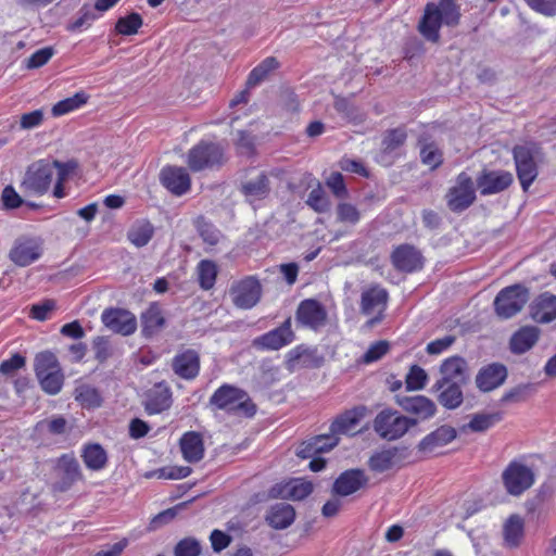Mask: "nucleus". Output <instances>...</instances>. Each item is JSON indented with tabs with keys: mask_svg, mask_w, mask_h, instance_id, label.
<instances>
[{
	"mask_svg": "<svg viewBox=\"0 0 556 556\" xmlns=\"http://www.w3.org/2000/svg\"><path fill=\"white\" fill-rule=\"evenodd\" d=\"M459 20L460 11L455 0L430 2L425 8L418 30L428 41L438 42L441 26L454 27L459 24Z\"/></svg>",
	"mask_w": 556,
	"mask_h": 556,
	"instance_id": "f257e3e1",
	"label": "nucleus"
},
{
	"mask_svg": "<svg viewBox=\"0 0 556 556\" xmlns=\"http://www.w3.org/2000/svg\"><path fill=\"white\" fill-rule=\"evenodd\" d=\"M210 405L217 410L229 415H239L248 418L256 414V405L247 391L236 386L224 383L211 395Z\"/></svg>",
	"mask_w": 556,
	"mask_h": 556,
	"instance_id": "f03ea898",
	"label": "nucleus"
},
{
	"mask_svg": "<svg viewBox=\"0 0 556 556\" xmlns=\"http://www.w3.org/2000/svg\"><path fill=\"white\" fill-rule=\"evenodd\" d=\"M530 300V290L522 283H514L500 290L493 301L495 315L503 320L518 315Z\"/></svg>",
	"mask_w": 556,
	"mask_h": 556,
	"instance_id": "7ed1b4c3",
	"label": "nucleus"
},
{
	"mask_svg": "<svg viewBox=\"0 0 556 556\" xmlns=\"http://www.w3.org/2000/svg\"><path fill=\"white\" fill-rule=\"evenodd\" d=\"M417 425V419L401 415L392 408H383L380 410L374 421V431L379 438L387 441H395L406 434V432Z\"/></svg>",
	"mask_w": 556,
	"mask_h": 556,
	"instance_id": "20e7f679",
	"label": "nucleus"
},
{
	"mask_svg": "<svg viewBox=\"0 0 556 556\" xmlns=\"http://www.w3.org/2000/svg\"><path fill=\"white\" fill-rule=\"evenodd\" d=\"M225 162L223 147L213 141L200 140L187 153L186 163L194 172L216 169Z\"/></svg>",
	"mask_w": 556,
	"mask_h": 556,
	"instance_id": "39448f33",
	"label": "nucleus"
},
{
	"mask_svg": "<svg viewBox=\"0 0 556 556\" xmlns=\"http://www.w3.org/2000/svg\"><path fill=\"white\" fill-rule=\"evenodd\" d=\"M502 483L508 495L518 497L535 483L534 469L521 459H513L502 472Z\"/></svg>",
	"mask_w": 556,
	"mask_h": 556,
	"instance_id": "423d86ee",
	"label": "nucleus"
},
{
	"mask_svg": "<svg viewBox=\"0 0 556 556\" xmlns=\"http://www.w3.org/2000/svg\"><path fill=\"white\" fill-rule=\"evenodd\" d=\"M53 178V165L39 160L27 167L20 188L26 194L41 197L49 191Z\"/></svg>",
	"mask_w": 556,
	"mask_h": 556,
	"instance_id": "0eeeda50",
	"label": "nucleus"
},
{
	"mask_svg": "<svg viewBox=\"0 0 556 556\" xmlns=\"http://www.w3.org/2000/svg\"><path fill=\"white\" fill-rule=\"evenodd\" d=\"M85 476L73 454L61 455L54 466V481L51 489L54 493H64L77 482H84Z\"/></svg>",
	"mask_w": 556,
	"mask_h": 556,
	"instance_id": "6e6552de",
	"label": "nucleus"
},
{
	"mask_svg": "<svg viewBox=\"0 0 556 556\" xmlns=\"http://www.w3.org/2000/svg\"><path fill=\"white\" fill-rule=\"evenodd\" d=\"M534 154V143L517 144L513 149L517 177L525 192L528 191L539 174Z\"/></svg>",
	"mask_w": 556,
	"mask_h": 556,
	"instance_id": "1a4fd4ad",
	"label": "nucleus"
},
{
	"mask_svg": "<svg viewBox=\"0 0 556 556\" xmlns=\"http://www.w3.org/2000/svg\"><path fill=\"white\" fill-rule=\"evenodd\" d=\"M475 182L466 173L457 175L455 185L446 193L448 208L454 213L467 210L476 201Z\"/></svg>",
	"mask_w": 556,
	"mask_h": 556,
	"instance_id": "9d476101",
	"label": "nucleus"
},
{
	"mask_svg": "<svg viewBox=\"0 0 556 556\" xmlns=\"http://www.w3.org/2000/svg\"><path fill=\"white\" fill-rule=\"evenodd\" d=\"M229 294L236 307L250 309L260 302L262 286L255 277L248 276L233 282L230 287Z\"/></svg>",
	"mask_w": 556,
	"mask_h": 556,
	"instance_id": "9b49d317",
	"label": "nucleus"
},
{
	"mask_svg": "<svg viewBox=\"0 0 556 556\" xmlns=\"http://www.w3.org/2000/svg\"><path fill=\"white\" fill-rule=\"evenodd\" d=\"M389 300L388 291L380 286H372L362 292L361 312L369 316L376 314L367 321L368 327H372L383 319V313Z\"/></svg>",
	"mask_w": 556,
	"mask_h": 556,
	"instance_id": "f8f14e48",
	"label": "nucleus"
},
{
	"mask_svg": "<svg viewBox=\"0 0 556 556\" xmlns=\"http://www.w3.org/2000/svg\"><path fill=\"white\" fill-rule=\"evenodd\" d=\"M390 261L392 266L403 274L420 271L425 266L422 252L409 243L396 245L390 254Z\"/></svg>",
	"mask_w": 556,
	"mask_h": 556,
	"instance_id": "ddd939ff",
	"label": "nucleus"
},
{
	"mask_svg": "<svg viewBox=\"0 0 556 556\" xmlns=\"http://www.w3.org/2000/svg\"><path fill=\"white\" fill-rule=\"evenodd\" d=\"M410 454L407 446H391L376 451L368 459V467L374 472L382 473L394 466H403L408 463Z\"/></svg>",
	"mask_w": 556,
	"mask_h": 556,
	"instance_id": "4468645a",
	"label": "nucleus"
},
{
	"mask_svg": "<svg viewBox=\"0 0 556 556\" xmlns=\"http://www.w3.org/2000/svg\"><path fill=\"white\" fill-rule=\"evenodd\" d=\"M295 340L291 327V318H287L279 327L271 329L253 340V345L260 351H278Z\"/></svg>",
	"mask_w": 556,
	"mask_h": 556,
	"instance_id": "2eb2a0df",
	"label": "nucleus"
},
{
	"mask_svg": "<svg viewBox=\"0 0 556 556\" xmlns=\"http://www.w3.org/2000/svg\"><path fill=\"white\" fill-rule=\"evenodd\" d=\"M295 320L301 327L317 331L327 323V311L319 301L305 299L296 308Z\"/></svg>",
	"mask_w": 556,
	"mask_h": 556,
	"instance_id": "dca6fc26",
	"label": "nucleus"
},
{
	"mask_svg": "<svg viewBox=\"0 0 556 556\" xmlns=\"http://www.w3.org/2000/svg\"><path fill=\"white\" fill-rule=\"evenodd\" d=\"M162 186L175 197H182L191 189V177L187 168L166 165L160 172Z\"/></svg>",
	"mask_w": 556,
	"mask_h": 556,
	"instance_id": "f3484780",
	"label": "nucleus"
},
{
	"mask_svg": "<svg viewBox=\"0 0 556 556\" xmlns=\"http://www.w3.org/2000/svg\"><path fill=\"white\" fill-rule=\"evenodd\" d=\"M508 377L507 367L498 362L483 365L477 372L475 383L482 393H489L503 386Z\"/></svg>",
	"mask_w": 556,
	"mask_h": 556,
	"instance_id": "a211bd4d",
	"label": "nucleus"
},
{
	"mask_svg": "<svg viewBox=\"0 0 556 556\" xmlns=\"http://www.w3.org/2000/svg\"><path fill=\"white\" fill-rule=\"evenodd\" d=\"M513 181V174L502 169H483L476 179L481 195L500 193L509 188Z\"/></svg>",
	"mask_w": 556,
	"mask_h": 556,
	"instance_id": "6ab92c4d",
	"label": "nucleus"
},
{
	"mask_svg": "<svg viewBox=\"0 0 556 556\" xmlns=\"http://www.w3.org/2000/svg\"><path fill=\"white\" fill-rule=\"evenodd\" d=\"M467 384L458 382L435 381L431 392L435 394L438 403L447 410H455L464 403V388Z\"/></svg>",
	"mask_w": 556,
	"mask_h": 556,
	"instance_id": "aec40b11",
	"label": "nucleus"
},
{
	"mask_svg": "<svg viewBox=\"0 0 556 556\" xmlns=\"http://www.w3.org/2000/svg\"><path fill=\"white\" fill-rule=\"evenodd\" d=\"M101 320L109 329L123 336L131 334L137 329L136 316L123 308H106L101 315Z\"/></svg>",
	"mask_w": 556,
	"mask_h": 556,
	"instance_id": "412c9836",
	"label": "nucleus"
},
{
	"mask_svg": "<svg viewBox=\"0 0 556 556\" xmlns=\"http://www.w3.org/2000/svg\"><path fill=\"white\" fill-rule=\"evenodd\" d=\"M368 483V477L362 469H348L339 475L334 480L331 492L339 496H349Z\"/></svg>",
	"mask_w": 556,
	"mask_h": 556,
	"instance_id": "4be33fe9",
	"label": "nucleus"
},
{
	"mask_svg": "<svg viewBox=\"0 0 556 556\" xmlns=\"http://www.w3.org/2000/svg\"><path fill=\"white\" fill-rule=\"evenodd\" d=\"M42 254L40 242L34 238L17 239L9 257L17 266L25 267L36 262Z\"/></svg>",
	"mask_w": 556,
	"mask_h": 556,
	"instance_id": "5701e85b",
	"label": "nucleus"
},
{
	"mask_svg": "<svg viewBox=\"0 0 556 556\" xmlns=\"http://www.w3.org/2000/svg\"><path fill=\"white\" fill-rule=\"evenodd\" d=\"M440 378L437 381L458 382L467 384L469 382L468 362L459 355H453L445 358L439 367Z\"/></svg>",
	"mask_w": 556,
	"mask_h": 556,
	"instance_id": "b1692460",
	"label": "nucleus"
},
{
	"mask_svg": "<svg viewBox=\"0 0 556 556\" xmlns=\"http://www.w3.org/2000/svg\"><path fill=\"white\" fill-rule=\"evenodd\" d=\"M396 403L404 412L416 416L417 422L429 419L437 413L435 403L425 395L397 396Z\"/></svg>",
	"mask_w": 556,
	"mask_h": 556,
	"instance_id": "393cba45",
	"label": "nucleus"
},
{
	"mask_svg": "<svg viewBox=\"0 0 556 556\" xmlns=\"http://www.w3.org/2000/svg\"><path fill=\"white\" fill-rule=\"evenodd\" d=\"M407 139V131L404 126L388 129L381 140L380 160L386 164H392L400 155L399 150Z\"/></svg>",
	"mask_w": 556,
	"mask_h": 556,
	"instance_id": "a878e982",
	"label": "nucleus"
},
{
	"mask_svg": "<svg viewBox=\"0 0 556 556\" xmlns=\"http://www.w3.org/2000/svg\"><path fill=\"white\" fill-rule=\"evenodd\" d=\"M174 372L185 379L192 380L200 372V356L194 350L188 349L176 354L172 361Z\"/></svg>",
	"mask_w": 556,
	"mask_h": 556,
	"instance_id": "bb28decb",
	"label": "nucleus"
},
{
	"mask_svg": "<svg viewBox=\"0 0 556 556\" xmlns=\"http://www.w3.org/2000/svg\"><path fill=\"white\" fill-rule=\"evenodd\" d=\"M456 437L457 431L454 427L443 425L424 437L418 443L417 448L420 453H433L454 441Z\"/></svg>",
	"mask_w": 556,
	"mask_h": 556,
	"instance_id": "cd10ccee",
	"label": "nucleus"
},
{
	"mask_svg": "<svg viewBox=\"0 0 556 556\" xmlns=\"http://www.w3.org/2000/svg\"><path fill=\"white\" fill-rule=\"evenodd\" d=\"M166 317L162 305L159 302H152L146 312L141 313V334L144 338L157 336L166 327Z\"/></svg>",
	"mask_w": 556,
	"mask_h": 556,
	"instance_id": "c85d7f7f",
	"label": "nucleus"
},
{
	"mask_svg": "<svg viewBox=\"0 0 556 556\" xmlns=\"http://www.w3.org/2000/svg\"><path fill=\"white\" fill-rule=\"evenodd\" d=\"M529 308L535 323L549 324L556 319V295L543 292L532 301Z\"/></svg>",
	"mask_w": 556,
	"mask_h": 556,
	"instance_id": "c756f323",
	"label": "nucleus"
},
{
	"mask_svg": "<svg viewBox=\"0 0 556 556\" xmlns=\"http://www.w3.org/2000/svg\"><path fill=\"white\" fill-rule=\"evenodd\" d=\"M172 405V391L165 382L154 384L146 393L144 408L150 415L160 414L168 409Z\"/></svg>",
	"mask_w": 556,
	"mask_h": 556,
	"instance_id": "7c9ffc66",
	"label": "nucleus"
},
{
	"mask_svg": "<svg viewBox=\"0 0 556 556\" xmlns=\"http://www.w3.org/2000/svg\"><path fill=\"white\" fill-rule=\"evenodd\" d=\"M313 484L309 481L294 480L286 484H275L269 490V496L273 498H287L292 501H302L311 495Z\"/></svg>",
	"mask_w": 556,
	"mask_h": 556,
	"instance_id": "2f4dec72",
	"label": "nucleus"
},
{
	"mask_svg": "<svg viewBox=\"0 0 556 556\" xmlns=\"http://www.w3.org/2000/svg\"><path fill=\"white\" fill-rule=\"evenodd\" d=\"M179 447L182 458L190 463H199L204 457V442L201 433L187 431L179 439Z\"/></svg>",
	"mask_w": 556,
	"mask_h": 556,
	"instance_id": "473e14b6",
	"label": "nucleus"
},
{
	"mask_svg": "<svg viewBox=\"0 0 556 556\" xmlns=\"http://www.w3.org/2000/svg\"><path fill=\"white\" fill-rule=\"evenodd\" d=\"M368 408L365 405H357L344 410L336 417L330 425V432L333 434H345L353 430L367 415Z\"/></svg>",
	"mask_w": 556,
	"mask_h": 556,
	"instance_id": "72a5a7b5",
	"label": "nucleus"
},
{
	"mask_svg": "<svg viewBox=\"0 0 556 556\" xmlns=\"http://www.w3.org/2000/svg\"><path fill=\"white\" fill-rule=\"evenodd\" d=\"M540 329L535 326H522L513 333L509 340V349L514 354L528 352L538 342Z\"/></svg>",
	"mask_w": 556,
	"mask_h": 556,
	"instance_id": "f704fd0d",
	"label": "nucleus"
},
{
	"mask_svg": "<svg viewBox=\"0 0 556 556\" xmlns=\"http://www.w3.org/2000/svg\"><path fill=\"white\" fill-rule=\"evenodd\" d=\"M338 443L339 438L332 432L330 434L316 435L302 443L299 448L298 456L301 458H309L314 455L330 451Z\"/></svg>",
	"mask_w": 556,
	"mask_h": 556,
	"instance_id": "c9c22d12",
	"label": "nucleus"
},
{
	"mask_svg": "<svg viewBox=\"0 0 556 556\" xmlns=\"http://www.w3.org/2000/svg\"><path fill=\"white\" fill-rule=\"evenodd\" d=\"M295 519V510L288 503H277L269 507L265 520L269 527L283 530L290 527Z\"/></svg>",
	"mask_w": 556,
	"mask_h": 556,
	"instance_id": "e433bc0d",
	"label": "nucleus"
},
{
	"mask_svg": "<svg viewBox=\"0 0 556 556\" xmlns=\"http://www.w3.org/2000/svg\"><path fill=\"white\" fill-rule=\"evenodd\" d=\"M240 192L249 202L266 199L270 193L269 177L264 172L258 174L255 178L242 182Z\"/></svg>",
	"mask_w": 556,
	"mask_h": 556,
	"instance_id": "4c0bfd02",
	"label": "nucleus"
},
{
	"mask_svg": "<svg viewBox=\"0 0 556 556\" xmlns=\"http://www.w3.org/2000/svg\"><path fill=\"white\" fill-rule=\"evenodd\" d=\"M80 457L85 466L92 471H100L108 465V453L99 443H87L81 448Z\"/></svg>",
	"mask_w": 556,
	"mask_h": 556,
	"instance_id": "58836bf2",
	"label": "nucleus"
},
{
	"mask_svg": "<svg viewBox=\"0 0 556 556\" xmlns=\"http://www.w3.org/2000/svg\"><path fill=\"white\" fill-rule=\"evenodd\" d=\"M525 534V522L519 515H510L503 526L505 545L517 547L520 545Z\"/></svg>",
	"mask_w": 556,
	"mask_h": 556,
	"instance_id": "ea45409f",
	"label": "nucleus"
},
{
	"mask_svg": "<svg viewBox=\"0 0 556 556\" xmlns=\"http://www.w3.org/2000/svg\"><path fill=\"white\" fill-rule=\"evenodd\" d=\"M280 63L275 56H267L258 63L248 75L247 87L254 88L265 81L269 74L279 68Z\"/></svg>",
	"mask_w": 556,
	"mask_h": 556,
	"instance_id": "a19ab883",
	"label": "nucleus"
},
{
	"mask_svg": "<svg viewBox=\"0 0 556 556\" xmlns=\"http://www.w3.org/2000/svg\"><path fill=\"white\" fill-rule=\"evenodd\" d=\"M194 227L205 244L211 247L218 244L223 235L211 220L204 216H198L194 220Z\"/></svg>",
	"mask_w": 556,
	"mask_h": 556,
	"instance_id": "79ce46f5",
	"label": "nucleus"
},
{
	"mask_svg": "<svg viewBox=\"0 0 556 556\" xmlns=\"http://www.w3.org/2000/svg\"><path fill=\"white\" fill-rule=\"evenodd\" d=\"M198 282L202 290H211L216 282L218 269L215 262L202 260L197 265Z\"/></svg>",
	"mask_w": 556,
	"mask_h": 556,
	"instance_id": "37998d69",
	"label": "nucleus"
},
{
	"mask_svg": "<svg viewBox=\"0 0 556 556\" xmlns=\"http://www.w3.org/2000/svg\"><path fill=\"white\" fill-rule=\"evenodd\" d=\"M503 419L501 412L482 413L472 415L470 421L464 426V429H469L472 432H484Z\"/></svg>",
	"mask_w": 556,
	"mask_h": 556,
	"instance_id": "c03bdc74",
	"label": "nucleus"
},
{
	"mask_svg": "<svg viewBox=\"0 0 556 556\" xmlns=\"http://www.w3.org/2000/svg\"><path fill=\"white\" fill-rule=\"evenodd\" d=\"M88 99V94L84 91L76 92L73 97L56 102L51 109V114L54 117L68 114L85 105Z\"/></svg>",
	"mask_w": 556,
	"mask_h": 556,
	"instance_id": "a18cd8bd",
	"label": "nucleus"
},
{
	"mask_svg": "<svg viewBox=\"0 0 556 556\" xmlns=\"http://www.w3.org/2000/svg\"><path fill=\"white\" fill-rule=\"evenodd\" d=\"M50 164L53 165V177L56 176L55 185H54V189H53V195L58 199H61V198L65 197L63 182L66 180L68 175L74 170L75 163H73V162L62 163L60 161H53V162H50Z\"/></svg>",
	"mask_w": 556,
	"mask_h": 556,
	"instance_id": "49530a36",
	"label": "nucleus"
},
{
	"mask_svg": "<svg viewBox=\"0 0 556 556\" xmlns=\"http://www.w3.org/2000/svg\"><path fill=\"white\" fill-rule=\"evenodd\" d=\"M192 472L191 467L189 466H168L162 467L156 470L147 471L143 476L147 479L159 478V479H169V480H179L187 478Z\"/></svg>",
	"mask_w": 556,
	"mask_h": 556,
	"instance_id": "de8ad7c7",
	"label": "nucleus"
},
{
	"mask_svg": "<svg viewBox=\"0 0 556 556\" xmlns=\"http://www.w3.org/2000/svg\"><path fill=\"white\" fill-rule=\"evenodd\" d=\"M75 400L83 406L97 407L101 404V396L96 388L81 384L75 389Z\"/></svg>",
	"mask_w": 556,
	"mask_h": 556,
	"instance_id": "09e8293b",
	"label": "nucleus"
},
{
	"mask_svg": "<svg viewBox=\"0 0 556 556\" xmlns=\"http://www.w3.org/2000/svg\"><path fill=\"white\" fill-rule=\"evenodd\" d=\"M420 160L433 170L442 165L443 153L434 143H426L420 149Z\"/></svg>",
	"mask_w": 556,
	"mask_h": 556,
	"instance_id": "8fccbe9b",
	"label": "nucleus"
},
{
	"mask_svg": "<svg viewBox=\"0 0 556 556\" xmlns=\"http://www.w3.org/2000/svg\"><path fill=\"white\" fill-rule=\"evenodd\" d=\"M60 368L55 355L51 352L39 353L35 358V372L36 376H43L45 374L55 371Z\"/></svg>",
	"mask_w": 556,
	"mask_h": 556,
	"instance_id": "3c124183",
	"label": "nucleus"
},
{
	"mask_svg": "<svg viewBox=\"0 0 556 556\" xmlns=\"http://www.w3.org/2000/svg\"><path fill=\"white\" fill-rule=\"evenodd\" d=\"M42 390L49 394H58L63 386V374L61 369L37 377Z\"/></svg>",
	"mask_w": 556,
	"mask_h": 556,
	"instance_id": "603ef678",
	"label": "nucleus"
},
{
	"mask_svg": "<svg viewBox=\"0 0 556 556\" xmlns=\"http://www.w3.org/2000/svg\"><path fill=\"white\" fill-rule=\"evenodd\" d=\"M428 375L424 368L413 365L405 378L406 389L410 391L422 390L427 383Z\"/></svg>",
	"mask_w": 556,
	"mask_h": 556,
	"instance_id": "864d4df0",
	"label": "nucleus"
},
{
	"mask_svg": "<svg viewBox=\"0 0 556 556\" xmlns=\"http://www.w3.org/2000/svg\"><path fill=\"white\" fill-rule=\"evenodd\" d=\"M306 204L317 213H326L330 207V202L319 185L311 190Z\"/></svg>",
	"mask_w": 556,
	"mask_h": 556,
	"instance_id": "5fc2aeb1",
	"label": "nucleus"
},
{
	"mask_svg": "<svg viewBox=\"0 0 556 556\" xmlns=\"http://www.w3.org/2000/svg\"><path fill=\"white\" fill-rule=\"evenodd\" d=\"M390 344L386 340H379L370 344L362 356L364 364H371L381 359L389 351Z\"/></svg>",
	"mask_w": 556,
	"mask_h": 556,
	"instance_id": "6e6d98bb",
	"label": "nucleus"
},
{
	"mask_svg": "<svg viewBox=\"0 0 556 556\" xmlns=\"http://www.w3.org/2000/svg\"><path fill=\"white\" fill-rule=\"evenodd\" d=\"M201 553V545L194 538H185L180 540L175 548V556H199Z\"/></svg>",
	"mask_w": 556,
	"mask_h": 556,
	"instance_id": "4d7b16f0",
	"label": "nucleus"
},
{
	"mask_svg": "<svg viewBox=\"0 0 556 556\" xmlns=\"http://www.w3.org/2000/svg\"><path fill=\"white\" fill-rule=\"evenodd\" d=\"M115 29L118 34L129 36L135 35L139 30V13H131L129 16L121 17Z\"/></svg>",
	"mask_w": 556,
	"mask_h": 556,
	"instance_id": "13d9d810",
	"label": "nucleus"
},
{
	"mask_svg": "<svg viewBox=\"0 0 556 556\" xmlns=\"http://www.w3.org/2000/svg\"><path fill=\"white\" fill-rule=\"evenodd\" d=\"M533 390L532 383L518 384L507 390L501 397V403L521 402Z\"/></svg>",
	"mask_w": 556,
	"mask_h": 556,
	"instance_id": "bf43d9fd",
	"label": "nucleus"
},
{
	"mask_svg": "<svg viewBox=\"0 0 556 556\" xmlns=\"http://www.w3.org/2000/svg\"><path fill=\"white\" fill-rule=\"evenodd\" d=\"M38 427L46 429L51 434L59 435L65 433L67 420L62 416H54L51 419L40 421Z\"/></svg>",
	"mask_w": 556,
	"mask_h": 556,
	"instance_id": "052dcab7",
	"label": "nucleus"
},
{
	"mask_svg": "<svg viewBox=\"0 0 556 556\" xmlns=\"http://www.w3.org/2000/svg\"><path fill=\"white\" fill-rule=\"evenodd\" d=\"M54 51L51 47L37 50L28 59H26L27 68H39L43 66L52 58Z\"/></svg>",
	"mask_w": 556,
	"mask_h": 556,
	"instance_id": "680f3d73",
	"label": "nucleus"
},
{
	"mask_svg": "<svg viewBox=\"0 0 556 556\" xmlns=\"http://www.w3.org/2000/svg\"><path fill=\"white\" fill-rule=\"evenodd\" d=\"M55 309L53 300H46L41 303L34 304L30 308V317L40 321L49 318V314Z\"/></svg>",
	"mask_w": 556,
	"mask_h": 556,
	"instance_id": "e2e57ef3",
	"label": "nucleus"
},
{
	"mask_svg": "<svg viewBox=\"0 0 556 556\" xmlns=\"http://www.w3.org/2000/svg\"><path fill=\"white\" fill-rule=\"evenodd\" d=\"M327 186L331 189L332 193L337 198H345L348 195V189L344 182L343 175L339 172L332 173L327 179Z\"/></svg>",
	"mask_w": 556,
	"mask_h": 556,
	"instance_id": "0e129e2a",
	"label": "nucleus"
},
{
	"mask_svg": "<svg viewBox=\"0 0 556 556\" xmlns=\"http://www.w3.org/2000/svg\"><path fill=\"white\" fill-rule=\"evenodd\" d=\"M535 12L545 16L556 15V0H525Z\"/></svg>",
	"mask_w": 556,
	"mask_h": 556,
	"instance_id": "69168bd1",
	"label": "nucleus"
},
{
	"mask_svg": "<svg viewBox=\"0 0 556 556\" xmlns=\"http://www.w3.org/2000/svg\"><path fill=\"white\" fill-rule=\"evenodd\" d=\"M94 7L91 8L89 5H84L79 11V16L77 20L70 26L71 30H77L85 26H89L92 21L97 18V14L94 13Z\"/></svg>",
	"mask_w": 556,
	"mask_h": 556,
	"instance_id": "338daca9",
	"label": "nucleus"
},
{
	"mask_svg": "<svg viewBox=\"0 0 556 556\" xmlns=\"http://www.w3.org/2000/svg\"><path fill=\"white\" fill-rule=\"evenodd\" d=\"M338 218L341 222H348L351 224H356L359 220V212L353 204L350 203H340L338 205Z\"/></svg>",
	"mask_w": 556,
	"mask_h": 556,
	"instance_id": "774afa93",
	"label": "nucleus"
}]
</instances>
